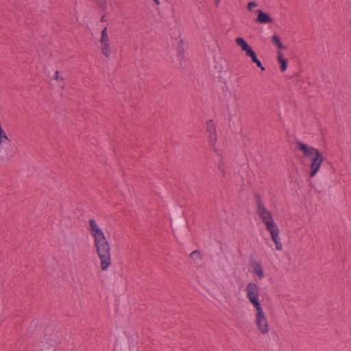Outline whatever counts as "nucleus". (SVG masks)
Instances as JSON below:
<instances>
[{
  "label": "nucleus",
  "instance_id": "nucleus-17",
  "mask_svg": "<svg viewBox=\"0 0 351 351\" xmlns=\"http://www.w3.org/2000/svg\"><path fill=\"white\" fill-rule=\"evenodd\" d=\"M258 5V4L256 3V2L255 1H251V2H249L247 5V9L248 11L251 12L252 11L253 8L256 7Z\"/></svg>",
  "mask_w": 351,
  "mask_h": 351
},
{
  "label": "nucleus",
  "instance_id": "nucleus-7",
  "mask_svg": "<svg viewBox=\"0 0 351 351\" xmlns=\"http://www.w3.org/2000/svg\"><path fill=\"white\" fill-rule=\"evenodd\" d=\"M206 132L208 134V141L212 145H214L217 140L216 133V127L213 120H209L206 123Z\"/></svg>",
  "mask_w": 351,
  "mask_h": 351
},
{
  "label": "nucleus",
  "instance_id": "nucleus-24",
  "mask_svg": "<svg viewBox=\"0 0 351 351\" xmlns=\"http://www.w3.org/2000/svg\"><path fill=\"white\" fill-rule=\"evenodd\" d=\"M154 1L156 3V4L158 5L160 3L159 0H154Z\"/></svg>",
  "mask_w": 351,
  "mask_h": 351
},
{
  "label": "nucleus",
  "instance_id": "nucleus-18",
  "mask_svg": "<svg viewBox=\"0 0 351 351\" xmlns=\"http://www.w3.org/2000/svg\"><path fill=\"white\" fill-rule=\"evenodd\" d=\"M253 62L255 63L256 66L261 69V71L265 70V68L262 65L261 62L258 58L253 61Z\"/></svg>",
  "mask_w": 351,
  "mask_h": 351
},
{
  "label": "nucleus",
  "instance_id": "nucleus-13",
  "mask_svg": "<svg viewBox=\"0 0 351 351\" xmlns=\"http://www.w3.org/2000/svg\"><path fill=\"white\" fill-rule=\"evenodd\" d=\"M191 258L195 263H198L202 260V256L198 250H194L190 254Z\"/></svg>",
  "mask_w": 351,
  "mask_h": 351
},
{
  "label": "nucleus",
  "instance_id": "nucleus-5",
  "mask_svg": "<svg viewBox=\"0 0 351 351\" xmlns=\"http://www.w3.org/2000/svg\"><path fill=\"white\" fill-rule=\"evenodd\" d=\"M100 49L101 53L106 58H109L111 55V49L110 46V39L108 35L107 27H105L101 32V37L99 39Z\"/></svg>",
  "mask_w": 351,
  "mask_h": 351
},
{
  "label": "nucleus",
  "instance_id": "nucleus-22",
  "mask_svg": "<svg viewBox=\"0 0 351 351\" xmlns=\"http://www.w3.org/2000/svg\"><path fill=\"white\" fill-rule=\"evenodd\" d=\"M100 21L101 22H106V19L105 16H101V19H100Z\"/></svg>",
  "mask_w": 351,
  "mask_h": 351
},
{
  "label": "nucleus",
  "instance_id": "nucleus-19",
  "mask_svg": "<svg viewBox=\"0 0 351 351\" xmlns=\"http://www.w3.org/2000/svg\"><path fill=\"white\" fill-rule=\"evenodd\" d=\"M253 62L255 63L256 66L261 69V71L265 70V68L262 65L261 62L258 58L253 61Z\"/></svg>",
  "mask_w": 351,
  "mask_h": 351
},
{
  "label": "nucleus",
  "instance_id": "nucleus-1",
  "mask_svg": "<svg viewBox=\"0 0 351 351\" xmlns=\"http://www.w3.org/2000/svg\"><path fill=\"white\" fill-rule=\"evenodd\" d=\"M88 224L96 253L100 261L101 269L102 271H106L112 261L110 243L95 219H89Z\"/></svg>",
  "mask_w": 351,
  "mask_h": 351
},
{
  "label": "nucleus",
  "instance_id": "nucleus-9",
  "mask_svg": "<svg viewBox=\"0 0 351 351\" xmlns=\"http://www.w3.org/2000/svg\"><path fill=\"white\" fill-rule=\"evenodd\" d=\"M236 44L241 47L242 51L245 52V55L252 49V47L247 44V43L241 37L237 38L235 39Z\"/></svg>",
  "mask_w": 351,
  "mask_h": 351
},
{
  "label": "nucleus",
  "instance_id": "nucleus-15",
  "mask_svg": "<svg viewBox=\"0 0 351 351\" xmlns=\"http://www.w3.org/2000/svg\"><path fill=\"white\" fill-rule=\"evenodd\" d=\"M97 4L103 10L106 8V0H95Z\"/></svg>",
  "mask_w": 351,
  "mask_h": 351
},
{
  "label": "nucleus",
  "instance_id": "nucleus-21",
  "mask_svg": "<svg viewBox=\"0 0 351 351\" xmlns=\"http://www.w3.org/2000/svg\"><path fill=\"white\" fill-rule=\"evenodd\" d=\"M5 141H8V142H10V140L9 139V138H8V136L7 134H5V135H3V136H2V145H3V143H4V142H5Z\"/></svg>",
  "mask_w": 351,
  "mask_h": 351
},
{
  "label": "nucleus",
  "instance_id": "nucleus-8",
  "mask_svg": "<svg viewBox=\"0 0 351 351\" xmlns=\"http://www.w3.org/2000/svg\"><path fill=\"white\" fill-rule=\"evenodd\" d=\"M256 22L261 24L270 23L272 22V19L267 13H265L261 10H258V16L256 19Z\"/></svg>",
  "mask_w": 351,
  "mask_h": 351
},
{
  "label": "nucleus",
  "instance_id": "nucleus-14",
  "mask_svg": "<svg viewBox=\"0 0 351 351\" xmlns=\"http://www.w3.org/2000/svg\"><path fill=\"white\" fill-rule=\"evenodd\" d=\"M217 168L221 171L222 176L225 177V176H226L225 164L223 162L222 158H221L220 161L218 162Z\"/></svg>",
  "mask_w": 351,
  "mask_h": 351
},
{
  "label": "nucleus",
  "instance_id": "nucleus-12",
  "mask_svg": "<svg viewBox=\"0 0 351 351\" xmlns=\"http://www.w3.org/2000/svg\"><path fill=\"white\" fill-rule=\"evenodd\" d=\"M271 41L273 44L276 45L280 49H286V47L283 45L280 41V38L277 35H274L271 37Z\"/></svg>",
  "mask_w": 351,
  "mask_h": 351
},
{
  "label": "nucleus",
  "instance_id": "nucleus-10",
  "mask_svg": "<svg viewBox=\"0 0 351 351\" xmlns=\"http://www.w3.org/2000/svg\"><path fill=\"white\" fill-rule=\"evenodd\" d=\"M252 267L253 269V272L255 274L258 279H262L264 277V271L262 267V265L258 262H255L252 264Z\"/></svg>",
  "mask_w": 351,
  "mask_h": 351
},
{
  "label": "nucleus",
  "instance_id": "nucleus-4",
  "mask_svg": "<svg viewBox=\"0 0 351 351\" xmlns=\"http://www.w3.org/2000/svg\"><path fill=\"white\" fill-rule=\"evenodd\" d=\"M256 213L265 224L266 230L276 226L271 212L265 207L260 200L257 202Z\"/></svg>",
  "mask_w": 351,
  "mask_h": 351
},
{
  "label": "nucleus",
  "instance_id": "nucleus-2",
  "mask_svg": "<svg viewBox=\"0 0 351 351\" xmlns=\"http://www.w3.org/2000/svg\"><path fill=\"white\" fill-rule=\"evenodd\" d=\"M258 291L259 289L255 283L249 282L247 284L245 287L247 298L256 310V326L261 334L265 335L269 332V324L262 305L259 302Z\"/></svg>",
  "mask_w": 351,
  "mask_h": 351
},
{
  "label": "nucleus",
  "instance_id": "nucleus-6",
  "mask_svg": "<svg viewBox=\"0 0 351 351\" xmlns=\"http://www.w3.org/2000/svg\"><path fill=\"white\" fill-rule=\"evenodd\" d=\"M267 230L270 233L271 238L276 245V250L280 251L282 250V244L280 241V238L279 237V229L278 226H274V227L269 228L267 229Z\"/></svg>",
  "mask_w": 351,
  "mask_h": 351
},
{
  "label": "nucleus",
  "instance_id": "nucleus-20",
  "mask_svg": "<svg viewBox=\"0 0 351 351\" xmlns=\"http://www.w3.org/2000/svg\"><path fill=\"white\" fill-rule=\"evenodd\" d=\"M54 78L55 80H58V81H63L64 80V78L62 77H60L59 75V72L58 71H56L55 72V76H54Z\"/></svg>",
  "mask_w": 351,
  "mask_h": 351
},
{
  "label": "nucleus",
  "instance_id": "nucleus-3",
  "mask_svg": "<svg viewBox=\"0 0 351 351\" xmlns=\"http://www.w3.org/2000/svg\"><path fill=\"white\" fill-rule=\"evenodd\" d=\"M296 145L298 148L303 153L304 156L311 160L309 175L311 177L315 176L323 162V155L317 149L310 147L301 141H296Z\"/></svg>",
  "mask_w": 351,
  "mask_h": 351
},
{
  "label": "nucleus",
  "instance_id": "nucleus-16",
  "mask_svg": "<svg viewBox=\"0 0 351 351\" xmlns=\"http://www.w3.org/2000/svg\"><path fill=\"white\" fill-rule=\"evenodd\" d=\"M246 56L250 57L252 62L257 59L256 54L252 49L246 54Z\"/></svg>",
  "mask_w": 351,
  "mask_h": 351
},
{
  "label": "nucleus",
  "instance_id": "nucleus-23",
  "mask_svg": "<svg viewBox=\"0 0 351 351\" xmlns=\"http://www.w3.org/2000/svg\"><path fill=\"white\" fill-rule=\"evenodd\" d=\"M216 6H218L220 3V0H214Z\"/></svg>",
  "mask_w": 351,
  "mask_h": 351
},
{
  "label": "nucleus",
  "instance_id": "nucleus-11",
  "mask_svg": "<svg viewBox=\"0 0 351 351\" xmlns=\"http://www.w3.org/2000/svg\"><path fill=\"white\" fill-rule=\"evenodd\" d=\"M277 55H278V56H277L278 60L280 63V71L284 72L287 68L288 61L286 58H284L282 57V52L278 51Z\"/></svg>",
  "mask_w": 351,
  "mask_h": 351
}]
</instances>
